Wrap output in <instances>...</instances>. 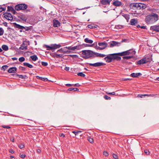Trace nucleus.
Masks as SVG:
<instances>
[{"label": "nucleus", "instance_id": "nucleus-1", "mask_svg": "<svg viewBox=\"0 0 159 159\" xmlns=\"http://www.w3.org/2000/svg\"><path fill=\"white\" fill-rule=\"evenodd\" d=\"M158 20V15L156 13L148 15L145 19L146 23L148 24H152Z\"/></svg>", "mask_w": 159, "mask_h": 159}, {"label": "nucleus", "instance_id": "nucleus-2", "mask_svg": "<svg viewBox=\"0 0 159 159\" xmlns=\"http://www.w3.org/2000/svg\"><path fill=\"white\" fill-rule=\"evenodd\" d=\"M82 57L85 59L94 58L93 52L90 50H84L82 52Z\"/></svg>", "mask_w": 159, "mask_h": 159}, {"label": "nucleus", "instance_id": "nucleus-3", "mask_svg": "<svg viewBox=\"0 0 159 159\" xmlns=\"http://www.w3.org/2000/svg\"><path fill=\"white\" fill-rule=\"evenodd\" d=\"M151 58L150 57L146 56L142 58L136 62L137 65H141L146 64L151 61Z\"/></svg>", "mask_w": 159, "mask_h": 159}, {"label": "nucleus", "instance_id": "nucleus-4", "mask_svg": "<svg viewBox=\"0 0 159 159\" xmlns=\"http://www.w3.org/2000/svg\"><path fill=\"white\" fill-rule=\"evenodd\" d=\"M27 7V5L25 3L19 4L16 5L15 7V10L17 11L25 10Z\"/></svg>", "mask_w": 159, "mask_h": 159}, {"label": "nucleus", "instance_id": "nucleus-5", "mask_svg": "<svg viewBox=\"0 0 159 159\" xmlns=\"http://www.w3.org/2000/svg\"><path fill=\"white\" fill-rule=\"evenodd\" d=\"M115 55H117V53L109 54L105 57L104 59L107 62H111L113 60H115V58L114 57Z\"/></svg>", "mask_w": 159, "mask_h": 159}, {"label": "nucleus", "instance_id": "nucleus-6", "mask_svg": "<svg viewBox=\"0 0 159 159\" xmlns=\"http://www.w3.org/2000/svg\"><path fill=\"white\" fill-rule=\"evenodd\" d=\"M98 45L101 47H98L97 49L99 50H102L105 48L107 46L108 44L106 42L102 43H98Z\"/></svg>", "mask_w": 159, "mask_h": 159}, {"label": "nucleus", "instance_id": "nucleus-7", "mask_svg": "<svg viewBox=\"0 0 159 159\" xmlns=\"http://www.w3.org/2000/svg\"><path fill=\"white\" fill-rule=\"evenodd\" d=\"M89 64L90 66L95 67L103 66L105 65V64L101 62H98L94 63H89Z\"/></svg>", "mask_w": 159, "mask_h": 159}, {"label": "nucleus", "instance_id": "nucleus-8", "mask_svg": "<svg viewBox=\"0 0 159 159\" xmlns=\"http://www.w3.org/2000/svg\"><path fill=\"white\" fill-rule=\"evenodd\" d=\"M17 16L19 19L23 21H26L27 19V16L25 14L22 13H18Z\"/></svg>", "mask_w": 159, "mask_h": 159}, {"label": "nucleus", "instance_id": "nucleus-9", "mask_svg": "<svg viewBox=\"0 0 159 159\" xmlns=\"http://www.w3.org/2000/svg\"><path fill=\"white\" fill-rule=\"evenodd\" d=\"M4 17L7 19L12 21L13 20V17L11 14L9 13H7L4 14Z\"/></svg>", "mask_w": 159, "mask_h": 159}, {"label": "nucleus", "instance_id": "nucleus-10", "mask_svg": "<svg viewBox=\"0 0 159 159\" xmlns=\"http://www.w3.org/2000/svg\"><path fill=\"white\" fill-rule=\"evenodd\" d=\"M150 30L153 31L159 32V25H154L150 27Z\"/></svg>", "mask_w": 159, "mask_h": 159}, {"label": "nucleus", "instance_id": "nucleus-11", "mask_svg": "<svg viewBox=\"0 0 159 159\" xmlns=\"http://www.w3.org/2000/svg\"><path fill=\"white\" fill-rule=\"evenodd\" d=\"M112 0H100V2L104 5H108L110 4V2Z\"/></svg>", "mask_w": 159, "mask_h": 159}, {"label": "nucleus", "instance_id": "nucleus-12", "mask_svg": "<svg viewBox=\"0 0 159 159\" xmlns=\"http://www.w3.org/2000/svg\"><path fill=\"white\" fill-rule=\"evenodd\" d=\"M27 42L24 41L22 44L21 45L20 47V49L22 50H25L27 49Z\"/></svg>", "mask_w": 159, "mask_h": 159}, {"label": "nucleus", "instance_id": "nucleus-13", "mask_svg": "<svg viewBox=\"0 0 159 159\" xmlns=\"http://www.w3.org/2000/svg\"><path fill=\"white\" fill-rule=\"evenodd\" d=\"M93 56L94 57V58L96 57H103L106 56V55L105 54H102L96 52H93Z\"/></svg>", "mask_w": 159, "mask_h": 159}, {"label": "nucleus", "instance_id": "nucleus-14", "mask_svg": "<svg viewBox=\"0 0 159 159\" xmlns=\"http://www.w3.org/2000/svg\"><path fill=\"white\" fill-rule=\"evenodd\" d=\"M120 43L115 41H112L110 43V47H113L115 46H119Z\"/></svg>", "mask_w": 159, "mask_h": 159}, {"label": "nucleus", "instance_id": "nucleus-15", "mask_svg": "<svg viewBox=\"0 0 159 159\" xmlns=\"http://www.w3.org/2000/svg\"><path fill=\"white\" fill-rule=\"evenodd\" d=\"M53 25L55 27H58L60 26V23L58 20L54 19L53 20Z\"/></svg>", "mask_w": 159, "mask_h": 159}, {"label": "nucleus", "instance_id": "nucleus-16", "mask_svg": "<svg viewBox=\"0 0 159 159\" xmlns=\"http://www.w3.org/2000/svg\"><path fill=\"white\" fill-rule=\"evenodd\" d=\"M114 1L112 3V4L115 6L116 7H119L121 6L122 3L121 2L117 0H114Z\"/></svg>", "mask_w": 159, "mask_h": 159}, {"label": "nucleus", "instance_id": "nucleus-17", "mask_svg": "<svg viewBox=\"0 0 159 159\" xmlns=\"http://www.w3.org/2000/svg\"><path fill=\"white\" fill-rule=\"evenodd\" d=\"M129 51H127L123 52L120 53H117V55L120 56H123L125 55H129Z\"/></svg>", "mask_w": 159, "mask_h": 159}, {"label": "nucleus", "instance_id": "nucleus-18", "mask_svg": "<svg viewBox=\"0 0 159 159\" xmlns=\"http://www.w3.org/2000/svg\"><path fill=\"white\" fill-rule=\"evenodd\" d=\"M17 69L16 67L10 68L8 70V72L9 73H16V72Z\"/></svg>", "mask_w": 159, "mask_h": 159}, {"label": "nucleus", "instance_id": "nucleus-19", "mask_svg": "<svg viewBox=\"0 0 159 159\" xmlns=\"http://www.w3.org/2000/svg\"><path fill=\"white\" fill-rule=\"evenodd\" d=\"M130 23L132 25H135L138 23V21L137 19H133L131 20Z\"/></svg>", "mask_w": 159, "mask_h": 159}, {"label": "nucleus", "instance_id": "nucleus-20", "mask_svg": "<svg viewBox=\"0 0 159 159\" xmlns=\"http://www.w3.org/2000/svg\"><path fill=\"white\" fill-rule=\"evenodd\" d=\"M61 51L62 52V53H70V51L69 50H66V47H64L63 48H61Z\"/></svg>", "mask_w": 159, "mask_h": 159}, {"label": "nucleus", "instance_id": "nucleus-21", "mask_svg": "<svg viewBox=\"0 0 159 159\" xmlns=\"http://www.w3.org/2000/svg\"><path fill=\"white\" fill-rule=\"evenodd\" d=\"M142 75V74L140 73H132L130 75L132 77L135 78V77H138L139 76H140Z\"/></svg>", "mask_w": 159, "mask_h": 159}, {"label": "nucleus", "instance_id": "nucleus-22", "mask_svg": "<svg viewBox=\"0 0 159 159\" xmlns=\"http://www.w3.org/2000/svg\"><path fill=\"white\" fill-rule=\"evenodd\" d=\"M129 55H130V56H133V57L134 56L135 54L136 53L135 51L133 49L129 50Z\"/></svg>", "mask_w": 159, "mask_h": 159}, {"label": "nucleus", "instance_id": "nucleus-23", "mask_svg": "<svg viewBox=\"0 0 159 159\" xmlns=\"http://www.w3.org/2000/svg\"><path fill=\"white\" fill-rule=\"evenodd\" d=\"M52 46L53 50H54L58 48H60L61 47V45L59 44H52Z\"/></svg>", "mask_w": 159, "mask_h": 159}, {"label": "nucleus", "instance_id": "nucleus-24", "mask_svg": "<svg viewBox=\"0 0 159 159\" xmlns=\"http://www.w3.org/2000/svg\"><path fill=\"white\" fill-rule=\"evenodd\" d=\"M136 3H132L130 4L129 7L131 9H134L136 8Z\"/></svg>", "mask_w": 159, "mask_h": 159}, {"label": "nucleus", "instance_id": "nucleus-25", "mask_svg": "<svg viewBox=\"0 0 159 159\" xmlns=\"http://www.w3.org/2000/svg\"><path fill=\"white\" fill-rule=\"evenodd\" d=\"M84 41L86 43H92L93 42V41L91 39H89L88 38H86L84 39Z\"/></svg>", "mask_w": 159, "mask_h": 159}, {"label": "nucleus", "instance_id": "nucleus-26", "mask_svg": "<svg viewBox=\"0 0 159 159\" xmlns=\"http://www.w3.org/2000/svg\"><path fill=\"white\" fill-rule=\"evenodd\" d=\"M23 65L24 66H26L30 68H32L33 67V66L32 65L28 63L24 62L23 63Z\"/></svg>", "mask_w": 159, "mask_h": 159}, {"label": "nucleus", "instance_id": "nucleus-27", "mask_svg": "<svg viewBox=\"0 0 159 159\" xmlns=\"http://www.w3.org/2000/svg\"><path fill=\"white\" fill-rule=\"evenodd\" d=\"M30 57L34 61H36L38 59V57L36 55H34L30 56Z\"/></svg>", "mask_w": 159, "mask_h": 159}, {"label": "nucleus", "instance_id": "nucleus-28", "mask_svg": "<svg viewBox=\"0 0 159 159\" xmlns=\"http://www.w3.org/2000/svg\"><path fill=\"white\" fill-rule=\"evenodd\" d=\"M146 7V5L145 4L142 3H141L140 5V7L139 8V9H144Z\"/></svg>", "mask_w": 159, "mask_h": 159}, {"label": "nucleus", "instance_id": "nucleus-29", "mask_svg": "<svg viewBox=\"0 0 159 159\" xmlns=\"http://www.w3.org/2000/svg\"><path fill=\"white\" fill-rule=\"evenodd\" d=\"M37 78L38 79L40 80H42L44 81H48V79L47 78H43L39 76H37Z\"/></svg>", "mask_w": 159, "mask_h": 159}, {"label": "nucleus", "instance_id": "nucleus-30", "mask_svg": "<svg viewBox=\"0 0 159 159\" xmlns=\"http://www.w3.org/2000/svg\"><path fill=\"white\" fill-rule=\"evenodd\" d=\"M2 48L4 51H6L8 49V46L6 45H3L2 46Z\"/></svg>", "mask_w": 159, "mask_h": 159}, {"label": "nucleus", "instance_id": "nucleus-31", "mask_svg": "<svg viewBox=\"0 0 159 159\" xmlns=\"http://www.w3.org/2000/svg\"><path fill=\"white\" fill-rule=\"evenodd\" d=\"M13 75L14 76H15V77H19L20 78H22V79H24V76L22 75H20L17 74H13Z\"/></svg>", "mask_w": 159, "mask_h": 159}, {"label": "nucleus", "instance_id": "nucleus-32", "mask_svg": "<svg viewBox=\"0 0 159 159\" xmlns=\"http://www.w3.org/2000/svg\"><path fill=\"white\" fill-rule=\"evenodd\" d=\"M45 46L46 48H47V50H53L52 46V45H51V46H49L48 45H45Z\"/></svg>", "mask_w": 159, "mask_h": 159}, {"label": "nucleus", "instance_id": "nucleus-33", "mask_svg": "<svg viewBox=\"0 0 159 159\" xmlns=\"http://www.w3.org/2000/svg\"><path fill=\"white\" fill-rule=\"evenodd\" d=\"M123 27V26L120 25H116L115 27V28L117 29H121Z\"/></svg>", "mask_w": 159, "mask_h": 159}, {"label": "nucleus", "instance_id": "nucleus-34", "mask_svg": "<svg viewBox=\"0 0 159 159\" xmlns=\"http://www.w3.org/2000/svg\"><path fill=\"white\" fill-rule=\"evenodd\" d=\"M133 58V56H124L123 57V58L124 59H126V60H128L131 58Z\"/></svg>", "mask_w": 159, "mask_h": 159}, {"label": "nucleus", "instance_id": "nucleus-35", "mask_svg": "<svg viewBox=\"0 0 159 159\" xmlns=\"http://www.w3.org/2000/svg\"><path fill=\"white\" fill-rule=\"evenodd\" d=\"M54 57H56L57 58L61 57L62 56V54H56L54 55Z\"/></svg>", "mask_w": 159, "mask_h": 159}, {"label": "nucleus", "instance_id": "nucleus-36", "mask_svg": "<svg viewBox=\"0 0 159 159\" xmlns=\"http://www.w3.org/2000/svg\"><path fill=\"white\" fill-rule=\"evenodd\" d=\"M14 24L15 25V27L16 28L20 29L21 25L19 24H18L15 23H14Z\"/></svg>", "mask_w": 159, "mask_h": 159}, {"label": "nucleus", "instance_id": "nucleus-37", "mask_svg": "<svg viewBox=\"0 0 159 159\" xmlns=\"http://www.w3.org/2000/svg\"><path fill=\"white\" fill-rule=\"evenodd\" d=\"M118 55H115L114 56V57L115 58V60L116 59L118 61H120L121 59V58L120 57H119L117 56Z\"/></svg>", "mask_w": 159, "mask_h": 159}, {"label": "nucleus", "instance_id": "nucleus-38", "mask_svg": "<svg viewBox=\"0 0 159 159\" xmlns=\"http://www.w3.org/2000/svg\"><path fill=\"white\" fill-rule=\"evenodd\" d=\"M8 67V66L7 65H4L2 67L1 70H2L4 71H5L7 68Z\"/></svg>", "mask_w": 159, "mask_h": 159}, {"label": "nucleus", "instance_id": "nucleus-39", "mask_svg": "<svg viewBox=\"0 0 159 159\" xmlns=\"http://www.w3.org/2000/svg\"><path fill=\"white\" fill-rule=\"evenodd\" d=\"M31 27H25L24 29L25 31H28L29 30H32Z\"/></svg>", "mask_w": 159, "mask_h": 159}, {"label": "nucleus", "instance_id": "nucleus-40", "mask_svg": "<svg viewBox=\"0 0 159 159\" xmlns=\"http://www.w3.org/2000/svg\"><path fill=\"white\" fill-rule=\"evenodd\" d=\"M4 33V31L2 28H0V36L3 35Z\"/></svg>", "mask_w": 159, "mask_h": 159}, {"label": "nucleus", "instance_id": "nucleus-41", "mask_svg": "<svg viewBox=\"0 0 159 159\" xmlns=\"http://www.w3.org/2000/svg\"><path fill=\"white\" fill-rule=\"evenodd\" d=\"M14 9V8L11 6H8L7 8V11H8L11 12Z\"/></svg>", "mask_w": 159, "mask_h": 159}, {"label": "nucleus", "instance_id": "nucleus-42", "mask_svg": "<svg viewBox=\"0 0 159 159\" xmlns=\"http://www.w3.org/2000/svg\"><path fill=\"white\" fill-rule=\"evenodd\" d=\"M77 75L78 76H80L81 77H85V75L82 72L78 73Z\"/></svg>", "mask_w": 159, "mask_h": 159}, {"label": "nucleus", "instance_id": "nucleus-43", "mask_svg": "<svg viewBox=\"0 0 159 159\" xmlns=\"http://www.w3.org/2000/svg\"><path fill=\"white\" fill-rule=\"evenodd\" d=\"M25 60V58L24 57H20L19 59V61L21 62L24 61Z\"/></svg>", "mask_w": 159, "mask_h": 159}, {"label": "nucleus", "instance_id": "nucleus-44", "mask_svg": "<svg viewBox=\"0 0 159 159\" xmlns=\"http://www.w3.org/2000/svg\"><path fill=\"white\" fill-rule=\"evenodd\" d=\"M80 49L79 46H77L74 47H72V51H74L76 49Z\"/></svg>", "mask_w": 159, "mask_h": 159}, {"label": "nucleus", "instance_id": "nucleus-45", "mask_svg": "<svg viewBox=\"0 0 159 159\" xmlns=\"http://www.w3.org/2000/svg\"><path fill=\"white\" fill-rule=\"evenodd\" d=\"M6 10V7H2V6H0V13L2 11H5Z\"/></svg>", "mask_w": 159, "mask_h": 159}, {"label": "nucleus", "instance_id": "nucleus-46", "mask_svg": "<svg viewBox=\"0 0 159 159\" xmlns=\"http://www.w3.org/2000/svg\"><path fill=\"white\" fill-rule=\"evenodd\" d=\"M147 94H139L138 96H137V97H139L141 98H143V97H145L147 96Z\"/></svg>", "mask_w": 159, "mask_h": 159}, {"label": "nucleus", "instance_id": "nucleus-47", "mask_svg": "<svg viewBox=\"0 0 159 159\" xmlns=\"http://www.w3.org/2000/svg\"><path fill=\"white\" fill-rule=\"evenodd\" d=\"M104 98L107 100H110L111 99V98L107 95H105L104 97Z\"/></svg>", "mask_w": 159, "mask_h": 159}, {"label": "nucleus", "instance_id": "nucleus-48", "mask_svg": "<svg viewBox=\"0 0 159 159\" xmlns=\"http://www.w3.org/2000/svg\"><path fill=\"white\" fill-rule=\"evenodd\" d=\"M112 156H113V157L115 159H118V156L116 154L113 153V154Z\"/></svg>", "mask_w": 159, "mask_h": 159}, {"label": "nucleus", "instance_id": "nucleus-49", "mask_svg": "<svg viewBox=\"0 0 159 159\" xmlns=\"http://www.w3.org/2000/svg\"><path fill=\"white\" fill-rule=\"evenodd\" d=\"M144 152L147 155H150V152L147 149L145 150Z\"/></svg>", "mask_w": 159, "mask_h": 159}, {"label": "nucleus", "instance_id": "nucleus-50", "mask_svg": "<svg viewBox=\"0 0 159 159\" xmlns=\"http://www.w3.org/2000/svg\"><path fill=\"white\" fill-rule=\"evenodd\" d=\"M18 147L20 149H22L24 147V145L23 144H20L18 145Z\"/></svg>", "mask_w": 159, "mask_h": 159}, {"label": "nucleus", "instance_id": "nucleus-51", "mask_svg": "<svg viewBox=\"0 0 159 159\" xmlns=\"http://www.w3.org/2000/svg\"><path fill=\"white\" fill-rule=\"evenodd\" d=\"M88 141L89 142H90L91 143H92L93 142V138H89L88 139Z\"/></svg>", "mask_w": 159, "mask_h": 159}, {"label": "nucleus", "instance_id": "nucleus-52", "mask_svg": "<svg viewBox=\"0 0 159 159\" xmlns=\"http://www.w3.org/2000/svg\"><path fill=\"white\" fill-rule=\"evenodd\" d=\"M42 65L43 66H47L48 65V63L47 62L42 61Z\"/></svg>", "mask_w": 159, "mask_h": 159}, {"label": "nucleus", "instance_id": "nucleus-53", "mask_svg": "<svg viewBox=\"0 0 159 159\" xmlns=\"http://www.w3.org/2000/svg\"><path fill=\"white\" fill-rule=\"evenodd\" d=\"M1 126L3 128H6L7 129H9L11 128V127L9 125H2Z\"/></svg>", "mask_w": 159, "mask_h": 159}, {"label": "nucleus", "instance_id": "nucleus-54", "mask_svg": "<svg viewBox=\"0 0 159 159\" xmlns=\"http://www.w3.org/2000/svg\"><path fill=\"white\" fill-rule=\"evenodd\" d=\"M19 68L22 70L25 71L26 70V68L24 67L20 66Z\"/></svg>", "mask_w": 159, "mask_h": 159}, {"label": "nucleus", "instance_id": "nucleus-55", "mask_svg": "<svg viewBox=\"0 0 159 159\" xmlns=\"http://www.w3.org/2000/svg\"><path fill=\"white\" fill-rule=\"evenodd\" d=\"M81 131H73L72 132V133H73L74 134H75V135H76L78 134L79 133H81Z\"/></svg>", "mask_w": 159, "mask_h": 159}, {"label": "nucleus", "instance_id": "nucleus-56", "mask_svg": "<svg viewBox=\"0 0 159 159\" xmlns=\"http://www.w3.org/2000/svg\"><path fill=\"white\" fill-rule=\"evenodd\" d=\"M103 155L106 157L108 156L109 155L108 153L107 152L104 151L103 152Z\"/></svg>", "mask_w": 159, "mask_h": 159}, {"label": "nucleus", "instance_id": "nucleus-57", "mask_svg": "<svg viewBox=\"0 0 159 159\" xmlns=\"http://www.w3.org/2000/svg\"><path fill=\"white\" fill-rule=\"evenodd\" d=\"M141 4V3H136V8L138 9H139V8L140 7V5Z\"/></svg>", "mask_w": 159, "mask_h": 159}, {"label": "nucleus", "instance_id": "nucleus-58", "mask_svg": "<svg viewBox=\"0 0 159 159\" xmlns=\"http://www.w3.org/2000/svg\"><path fill=\"white\" fill-rule=\"evenodd\" d=\"M66 49H68L71 50H72V47H66Z\"/></svg>", "mask_w": 159, "mask_h": 159}, {"label": "nucleus", "instance_id": "nucleus-59", "mask_svg": "<svg viewBox=\"0 0 159 159\" xmlns=\"http://www.w3.org/2000/svg\"><path fill=\"white\" fill-rule=\"evenodd\" d=\"M20 157L22 158H24L25 157V154H20Z\"/></svg>", "mask_w": 159, "mask_h": 159}, {"label": "nucleus", "instance_id": "nucleus-60", "mask_svg": "<svg viewBox=\"0 0 159 159\" xmlns=\"http://www.w3.org/2000/svg\"><path fill=\"white\" fill-rule=\"evenodd\" d=\"M89 28L92 29L94 28V26L93 25H89L88 26Z\"/></svg>", "mask_w": 159, "mask_h": 159}, {"label": "nucleus", "instance_id": "nucleus-61", "mask_svg": "<svg viewBox=\"0 0 159 159\" xmlns=\"http://www.w3.org/2000/svg\"><path fill=\"white\" fill-rule=\"evenodd\" d=\"M59 136L61 137H65V135L63 133H61L59 134Z\"/></svg>", "mask_w": 159, "mask_h": 159}, {"label": "nucleus", "instance_id": "nucleus-62", "mask_svg": "<svg viewBox=\"0 0 159 159\" xmlns=\"http://www.w3.org/2000/svg\"><path fill=\"white\" fill-rule=\"evenodd\" d=\"M9 152H10L11 153H14V151L13 149H10L9 150Z\"/></svg>", "mask_w": 159, "mask_h": 159}, {"label": "nucleus", "instance_id": "nucleus-63", "mask_svg": "<svg viewBox=\"0 0 159 159\" xmlns=\"http://www.w3.org/2000/svg\"><path fill=\"white\" fill-rule=\"evenodd\" d=\"M11 12L13 14H15L16 13V11L14 9L11 11Z\"/></svg>", "mask_w": 159, "mask_h": 159}, {"label": "nucleus", "instance_id": "nucleus-64", "mask_svg": "<svg viewBox=\"0 0 159 159\" xmlns=\"http://www.w3.org/2000/svg\"><path fill=\"white\" fill-rule=\"evenodd\" d=\"M74 86L79 87L80 86L78 83H77L75 84H74L73 85Z\"/></svg>", "mask_w": 159, "mask_h": 159}]
</instances>
